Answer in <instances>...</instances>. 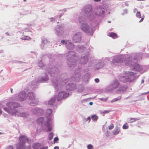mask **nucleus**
I'll return each mask as SVG.
<instances>
[{"mask_svg": "<svg viewBox=\"0 0 149 149\" xmlns=\"http://www.w3.org/2000/svg\"><path fill=\"white\" fill-rule=\"evenodd\" d=\"M6 105L8 107V109L4 107L3 109L6 112L11 113L13 115L16 114L17 113L16 111H15L14 109L19 107V104L13 102L7 103Z\"/></svg>", "mask_w": 149, "mask_h": 149, "instance_id": "obj_1", "label": "nucleus"}, {"mask_svg": "<svg viewBox=\"0 0 149 149\" xmlns=\"http://www.w3.org/2000/svg\"><path fill=\"white\" fill-rule=\"evenodd\" d=\"M81 28L82 31L86 33H90L92 31V28H90L87 24H83L81 26Z\"/></svg>", "mask_w": 149, "mask_h": 149, "instance_id": "obj_2", "label": "nucleus"}, {"mask_svg": "<svg viewBox=\"0 0 149 149\" xmlns=\"http://www.w3.org/2000/svg\"><path fill=\"white\" fill-rule=\"evenodd\" d=\"M68 94L64 91L60 92L57 96V100L58 101H59L62 98H65L68 97Z\"/></svg>", "mask_w": 149, "mask_h": 149, "instance_id": "obj_3", "label": "nucleus"}, {"mask_svg": "<svg viewBox=\"0 0 149 149\" xmlns=\"http://www.w3.org/2000/svg\"><path fill=\"white\" fill-rule=\"evenodd\" d=\"M29 139L24 135L21 136L19 138V141L20 143L25 144L26 142H28Z\"/></svg>", "mask_w": 149, "mask_h": 149, "instance_id": "obj_4", "label": "nucleus"}, {"mask_svg": "<svg viewBox=\"0 0 149 149\" xmlns=\"http://www.w3.org/2000/svg\"><path fill=\"white\" fill-rule=\"evenodd\" d=\"M25 94L23 92L20 93L19 95V100L22 101L25 100Z\"/></svg>", "mask_w": 149, "mask_h": 149, "instance_id": "obj_5", "label": "nucleus"}, {"mask_svg": "<svg viewBox=\"0 0 149 149\" xmlns=\"http://www.w3.org/2000/svg\"><path fill=\"white\" fill-rule=\"evenodd\" d=\"M124 58L123 57L120 58L118 57L117 59H115L113 60V62L114 63H120L123 62L124 61Z\"/></svg>", "mask_w": 149, "mask_h": 149, "instance_id": "obj_6", "label": "nucleus"}, {"mask_svg": "<svg viewBox=\"0 0 149 149\" xmlns=\"http://www.w3.org/2000/svg\"><path fill=\"white\" fill-rule=\"evenodd\" d=\"M65 44L66 45L67 48L68 49H71L73 48L74 47L73 44L68 41L66 42Z\"/></svg>", "mask_w": 149, "mask_h": 149, "instance_id": "obj_7", "label": "nucleus"}, {"mask_svg": "<svg viewBox=\"0 0 149 149\" xmlns=\"http://www.w3.org/2000/svg\"><path fill=\"white\" fill-rule=\"evenodd\" d=\"M28 97L29 99L31 100H34L35 97L33 93L30 92L28 94Z\"/></svg>", "mask_w": 149, "mask_h": 149, "instance_id": "obj_8", "label": "nucleus"}, {"mask_svg": "<svg viewBox=\"0 0 149 149\" xmlns=\"http://www.w3.org/2000/svg\"><path fill=\"white\" fill-rule=\"evenodd\" d=\"M25 148V146L24 143H20L17 145V149H24Z\"/></svg>", "mask_w": 149, "mask_h": 149, "instance_id": "obj_9", "label": "nucleus"}, {"mask_svg": "<svg viewBox=\"0 0 149 149\" xmlns=\"http://www.w3.org/2000/svg\"><path fill=\"white\" fill-rule=\"evenodd\" d=\"M113 86L115 88H117L119 85V83L117 80H115L113 81L112 84Z\"/></svg>", "mask_w": 149, "mask_h": 149, "instance_id": "obj_10", "label": "nucleus"}, {"mask_svg": "<svg viewBox=\"0 0 149 149\" xmlns=\"http://www.w3.org/2000/svg\"><path fill=\"white\" fill-rule=\"evenodd\" d=\"M109 36L113 39L116 38L118 37L116 33L113 32L110 33L109 34Z\"/></svg>", "mask_w": 149, "mask_h": 149, "instance_id": "obj_11", "label": "nucleus"}, {"mask_svg": "<svg viewBox=\"0 0 149 149\" xmlns=\"http://www.w3.org/2000/svg\"><path fill=\"white\" fill-rule=\"evenodd\" d=\"M120 131V128L116 127L113 130V133L114 135H117L119 133Z\"/></svg>", "mask_w": 149, "mask_h": 149, "instance_id": "obj_12", "label": "nucleus"}, {"mask_svg": "<svg viewBox=\"0 0 149 149\" xmlns=\"http://www.w3.org/2000/svg\"><path fill=\"white\" fill-rule=\"evenodd\" d=\"M40 146V144L39 143H34L33 146V147L34 149H38Z\"/></svg>", "mask_w": 149, "mask_h": 149, "instance_id": "obj_13", "label": "nucleus"}, {"mask_svg": "<svg viewBox=\"0 0 149 149\" xmlns=\"http://www.w3.org/2000/svg\"><path fill=\"white\" fill-rule=\"evenodd\" d=\"M44 121V119L43 117H40L37 119V122L39 124H42Z\"/></svg>", "mask_w": 149, "mask_h": 149, "instance_id": "obj_14", "label": "nucleus"}, {"mask_svg": "<svg viewBox=\"0 0 149 149\" xmlns=\"http://www.w3.org/2000/svg\"><path fill=\"white\" fill-rule=\"evenodd\" d=\"M55 99L53 98L50 100L48 102V104L49 105H53L55 102Z\"/></svg>", "mask_w": 149, "mask_h": 149, "instance_id": "obj_15", "label": "nucleus"}, {"mask_svg": "<svg viewBox=\"0 0 149 149\" xmlns=\"http://www.w3.org/2000/svg\"><path fill=\"white\" fill-rule=\"evenodd\" d=\"M92 120L94 121H96L98 118V117L96 115H93L91 117Z\"/></svg>", "mask_w": 149, "mask_h": 149, "instance_id": "obj_16", "label": "nucleus"}, {"mask_svg": "<svg viewBox=\"0 0 149 149\" xmlns=\"http://www.w3.org/2000/svg\"><path fill=\"white\" fill-rule=\"evenodd\" d=\"M137 120V119L136 118H130L128 120V122L132 123L136 121Z\"/></svg>", "mask_w": 149, "mask_h": 149, "instance_id": "obj_17", "label": "nucleus"}, {"mask_svg": "<svg viewBox=\"0 0 149 149\" xmlns=\"http://www.w3.org/2000/svg\"><path fill=\"white\" fill-rule=\"evenodd\" d=\"M132 62L131 61H128V60H127L126 61L125 63L126 65H129L130 67L131 66V65H132Z\"/></svg>", "mask_w": 149, "mask_h": 149, "instance_id": "obj_18", "label": "nucleus"}, {"mask_svg": "<svg viewBox=\"0 0 149 149\" xmlns=\"http://www.w3.org/2000/svg\"><path fill=\"white\" fill-rule=\"evenodd\" d=\"M121 98V97H119L118 98H117L115 99H113L111 101V103H113L114 102L117 101L119 100H120V99Z\"/></svg>", "mask_w": 149, "mask_h": 149, "instance_id": "obj_19", "label": "nucleus"}, {"mask_svg": "<svg viewBox=\"0 0 149 149\" xmlns=\"http://www.w3.org/2000/svg\"><path fill=\"white\" fill-rule=\"evenodd\" d=\"M52 110L50 109H49L47 111V115L50 116L52 113Z\"/></svg>", "mask_w": 149, "mask_h": 149, "instance_id": "obj_20", "label": "nucleus"}, {"mask_svg": "<svg viewBox=\"0 0 149 149\" xmlns=\"http://www.w3.org/2000/svg\"><path fill=\"white\" fill-rule=\"evenodd\" d=\"M22 39L23 40H31V38L28 36H24V37H23Z\"/></svg>", "mask_w": 149, "mask_h": 149, "instance_id": "obj_21", "label": "nucleus"}, {"mask_svg": "<svg viewBox=\"0 0 149 149\" xmlns=\"http://www.w3.org/2000/svg\"><path fill=\"white\" fill-rule=\"evenodd\" d=\"M53 134L52 133H50L49 135V139L50 140H52L53 138Z\"/></svg>", "mask_w": 149, "mask_h": 149, "instance_id": "obj_22", "label": "nucleus"}, {"mask_svg": "<svg viewBox=\"0 0 149 149\" xmlns=\"http://www.w3.org/2000/svg\"><path fill=\"white\" fill-rule=\"evenodd\" d=\"M129 126L127 125V123H126L123 126V128L124 129H126L128 128Z\"/></svg>", "mask_w": 149, "mask_h": 149, "instance_id": "obj_23", "label": "nucleus"}, {"mask_svg": "<svg viewBox=\"0 0 149 149\" xmlns=\"http://www.w3.org/2000/svg\"><path fill=\"white\" fill-rule=\"evenodd\" d=\"M136 16L137 17L140 18L141 17V15L140 12H138L136 14Z\"/></svg>", "mask_w": 149, "mask_h": 149, "instance_id": "obj_24", "label": "nucleus"}, {"mask_svg": "<svg viewBox=\"0 0 149 149\" xmlns=\"http://www.w3.org/2000/svg\"><path fill=\"white\" fill-rule=\"evenodd\" d=\"M120 80L123 82L126 81V80L124 77H121L120 78Z\"/></svg>", "mask_w": 149, "mask_h": 149, "instance_id": "obj_25", "label": "nucleus"}, {"mask_svg": "<svg viewBox=\"0 0 149 149\" xmlns=\"http://www.w3.org/2000/svg\"><path fill=\"white\" fill-rule=\"evenodd\" d=\"M114 127V125L113 124H111L109 126V130H112Z\"/></svg>", "mask_w": 149, "mask_h": 149, "instance_id": "obj_26", "label": "nucleus"}, {"mask_svg": "<svg viewBox=\"0 0 149 149\" xmlns=\"http://www.w3.org/2000/svg\"><path fill=\"white\" fill-rule=\"evenodd\" d=\"M134 74V73L132 72H128L127 73V74L129 75H133Z\"/></svg>", "mask_w": 149, "mask_h": 149, "instance_id": "obj_27", "label": "nucleus"}, {"mask_svg": "<svg viewBox=\"0 0 149 149\" xmlns=\"http://www.w3.org/2000/svg\"><path fill=\"white\" fill-rule=\"evenodd\" d=\"M47 127L48 128V131H52V127L50 125H47Z\"/></svg>", "mask_w": 149, "mask_h": 149, "instance_id": "obj_28", "label": "nucleus"}, {"mask_svg": "<svg viewBox=\"0 0 149 149\" xmlns=\"http://www.w3.org/2000/svg\"><path fill=\"white\" fill-rule=\"evenodd\" d=\"M139 66V65L138 64L136 63H135L133 65V67L134 69H136L137 67Z\"/></svg>", "mask_w": 149, "mask_h": 149, "instance_id": "obj_29", "label": "nucleus"}, {"mask_svg": "<svg viewBox=\"0 0 149 149\" xmlns=\"http://www.w3.org/2000/svg\"><path fill=\"white\" fill-rule=\"evenodd\" d=\"M93 147V146L91 144H89L87 146V148L88 149H91Z\"/></svg>", "mask_w": 149, "mask_h": 149, "instance_id": "obj_30", "label": "nucleus"}, {"mask_svg": "<svg viewBox=\"0 0 149 149\" xmlns=\"http://www.w3.org/2000/svg\"><path fill=\"white\" fill-rule=\"evenodd\" d=\"M86 11L88 12H90L91 11V7H89L87 8L86 9Z\"/></svg>", "mask_w": 149, "mask_h": 149, "instance_id": "obj_31", "label": "nucleus"}, {"mask_svg": "<svg viewBox=\"0 0 149 149\" xmlns=\"http://www.w3.org/2000/svg\"><path fill=\"white\" fill-rule=\"evenodd\" d=\"M91 117L89 116L86 119V122L88 121V122L89 123L91 120Z\"/></svg>", "mask_w": 149, "mask_h": 149, "instance_id": "obj_32", "label": "nucleus"}, {"mask_svg": "<svg viewBox=\"0 0 149 149\" xmlns=\"http://www.w3.org/2000/svg\"><path fill=\"white\" fill-rule=\"evenodd\" d=\"M144 16H142V17H141V19L139 21V22H142L143 21V19H144Z\"/></svg>", "mask_w": 149, "mask_h": 149, "instance_id": "obj_33", "label": "nucleus"}, {"mask_svg": "<svg viewBox=\"0 0 149 149\" xmlns=\"http://www.w3.org/2000/svg\"><path fill=\"white\" fill-rule=\"evenodd\" d=\"M107 99H108L107 98H102L100 99L103 101H106L107 100Z\"/></svg>", "mask_w": 149, "mask_h": 149, "instance_id": "obj_34", "label": "nucleus"}, {"mask_svg": "<svg viewBox=\"0 0 149 149\" xmlns=\"http://www.w3.org/2000/svg\"><path fill=\"white\" fill-rule=\"evenodd\" d=\"M6 149H14V148L12 146H8Z\"/></svg>", "mask_w": 149, "mask_h": 149, "instance_id": "obj_35", "label": "nucleus"}, {"mask_svg": "<svg viewBox=\"0 0 149 149\" xmlns=\"http://www.w3.org/2000/svg\"><path fill=\"white\" fill-rule=\"evenodd\" d=\"M110 112L109 110H105L103 112V113H109Z\"/></svg>", "mask_w": 149, "mask_h": 149, "instance_id": "obj_36", "label": "nucleus"}, {"mask_svg": "<svg viewBox=\"0 0 149 149\" xmlns=\"http://www.w3.org/2000/svg\"><path fill=\"white\" fill-rule=\"evenodd\" d=\"M58 138L57 137L55 138L54 139V142H56V141H58Z\"/></svg>", "mask_w": 149, "mask_h": 149, "instance_id": "obj_37", "label": "nucleus"}, {"mask_svg": "<svg viewBox=\"0 0 149 149\" xmlns=\"http://www.w3.org/2000/svg\"><path fill=\"white\" fill-rule=\"evenodd\" d=\"M95 81L96 83H98L99 82V80L98 78L95 79Z\"/></svg>", "mask_w": 149, "mask_h": 149, "instance_id": "obj_38", "label": "nucleus"}, {"mask_svg": "<svg viewBox=\"0 0 149 149\" xmlns=\"http://www.w3.org/2000/svg\"><path fill=\"white\" fill-rule=\"evenodd\" d=\"M30 103L31 105H35V104H36V103H34L33 102H30Z\"/></svg>", "mask_w": 149, "mask_h": 149, "instance_id": "obj_39", "label": "nucleus"}, {"mask_svg": "<svg viewBox=\"0 0 149 149\" xmlns=\"http://www.w3.org/2000/svg\"><path fill=\"white\" fill-rule=\"evenodd\" d=\"M47 147H42L40 148V149H47Z\"/></svg>", "mask_w": 149, "mask_h": 149, "instance_id": "obj_40", "label": "nucleus"}, {"mask_svg": "<svg viewBox=\"0 0 149 149\" xmlns=\"http://www.w3.org/2000/svg\"><path fill=\"white\" fill-rule=\"evenodd\" d=\"M59 149V147L58 146H55L54 148V149Z\"/></svg>", "mask_w": 149, "mask_h": 149, "instance_id": "obj_41", "label": "nucleus"}, {"mask_svg": "<svg viewBox=\"0 0 149 149\" xmlns=\"http://www.w3.org/2000/svg\"><path fill=\"white\" fill-rule=\"evenodd\" d=\"M61 42L62 43L64 44L65 42V41L64 40H62Z\"/></svg>", "mask_w": 149, "mask_h": 149, "instance_id": "obj_42", "label": "nucleus"}, {"mask_svg": "<svg viewBox=\"0 0 149 149\" xmlns=\"http://www.w3.org/2000/svg\"><path fill=\"white\" fill-rule=\"evenodd\" d=\"M89 104L90 105H92L93 104V103L92 102H90Z\"/></svg>", "mask_w": 149, "mask_h": 149, "instance_id": "obj_43", "label": "nucleus"}, {"mask_svg": "<svg viewBox=\"0 0 149 149\" xmlns=\"http://www.w3.org/2000/svg\"><path fill=\"white\" fill-rule=\"evenodd\" d=\"M100 1L101 0H94V1Z\"/></svg>", "mask_w": 149, "mask_h": 149, "instance_id": "obj_44", "label": "nucleus"}, {"mask_svg": "<svg viewBox=\"0 0 149 149\" xmlns=\"http://www.w3.org/2000/svg\"><path fill=\"white\" fill-rule=\"evenodd\" d=\"M10 91H11V93H13V89L12 88L10 89Z\"/></svg>", "mask_w": 149, "mask_h": 149, "instance_id": "obj_45", "label": "nucleus"}, {"mask_svg": "<svg viewBox=\"0 0 149 149\" xmlns=\"http://www.w3.org/2000/svg\"><path fill=\"white\" fill-rule=\"evenodd\" d=\"M137 11V10L136 9H134V12H135V11Z\"/></svg>", "mask_w": 149, "mask_h": 149, "instance_id": "obj_46", "label": "nucleus"}, {"mask_svg": "<svg viewBox=\"0 0 149 149\" xmlns=\"http://www.w3.org/2000/svg\"><path fill=\"white\" fill-rule=\"evenodd\" d=\"M108 22L109 23H110L111 22V21H108Z\"/></svg>", "mask_w": 149, "mask_h": 149, "instance_id": "obj_47", "label": "nucleus"}, {"mask_svg": "<svg viewBox=\"0 0 149 149\" xmlns=\"http://www.w3.org/2000/svg\"><path fill=\"white\" fill-rule=\"evenodd\" d=\"M102 13H101L102 14H103V10H102Z\"/></svg>", "mask_w": 149, "mask_h": 149, "instance_id": "obj_48", "label": "nucleus"}, {"mask_svg": "<svg viewBox=\"0 0 149 149\" xmlns=\"http://www.w3.org/2000/svg\"><path fill=\"white\" fill-rule=\"evenodd\" d=\"M67 90H70V89H69V88H67Z\"/></svg>", "mask_w": 149, "mask_h": 149, "instance_id": "obj_49", "label": "nucleus"}, {"mask_svg": "<svg viewBox=\"0 0 149 149\" xmlns=\"http://www.w3.org/2000/svg\"><path fill=\"white\" fill-rule=\"evenodd\" d=\"M78 42L77 41H75L74 42Z\"/></svg>", "mask_w": 149, "mask_h": 149, "instance_id": "obj_50", "label": "nucleus"}, {"mask_svg": "<svg viewBox=\"0 0 149 149\" xmlns=\"http://www.w3.org/2000/svg\"><path fill=\"white\" fill-rule=\"evenodd\" d=\"M24 1H26V0H23Z\"/></svg>", "mask_w": 149, "mask_h": 149, "instance_id": "obj_51", "label": "nucleus"}, {"mask_svg": "<svg viewBox=\"0 0 149 149\" xmlns=\"http://www.w3.org/2000/svg\"><path fill=\"white\" fill-rule=\"evenodd\" d=\"M21 116H24L22 115H21Z\"/></svg>", "mask_w": 149, "mask_h": 149, "instance_id": "obj_52", "label": "nucleus"}, {"mask_svg": "<svg viewBox=\"0 0 149 149\" xmlns=\"http://www.w3.org/2000/svg\"><path fill=\"white\" fill-rule=\"evenodd\" d=\"M100 9H99L98 10V11H100Z\"/></svg>", "mask_w": 149, "mask_h": 149, "instance_id": "obj_53", "label": "nucleus"}]
</instances>
